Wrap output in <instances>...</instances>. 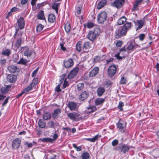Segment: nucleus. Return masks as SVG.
<instances>
[{
  "label": "nucleus",
  "instance_id": "nucleus-31",
  "mask_svg": "<svg viewBox=\"0 0 159 159\" xmlns=\"http://www.w3.org/2000/svg\"><path fill=\"white\" fill-rule=\"evenodd\" d=\"M126 19L125 16H122L117 21V23L118 25H120L123 24L126 21Z\"/></svg>",
  "mask_w": 159,
  "mask_h": 159
},
{
  "label": "nucleus",
  "instance_id": "nucleus-63",
  "mask_svg": "<svg viewBox=\"0 0 159 159\" xmlns=\"http://www.w3.org/2000/svg\"><path fill=\"white\" fill-rule=\"evenodd\" d=\"M138 6L137 5H136L135 4H134L132 8V11H135V10H138Z\"/></svg>",
  "mask_w": 159,
  "mask_h": 159
},
{
  "label": "nucleus",
  "instance_id": "nucleus-6",
  "mask_svg": "<svg viewBox=\"0 0 159 159\" xmlns=\"http://www.w3.org/2000/svg\"><path fill=\"white\" fill-rule=\"evenodd\" d=\"M117 128L122 132H123L126 126V123L122 120L120 119L117 124Z\"/></svg>",
  "mask_w": 159,
  "mask_h": 159
},
{
  "label": "nucleus",
  "instance_id": "nucleus-37",
  "mask_svg": "<svg viewBox=\"0 0 159 159\" xmlns=\"http://www.w3.org/2000/svg\"><path fill=\"white\" fill-rule=\"evenodd\" d=\"M60 5L59 3H54L52 6V8L57 13H58V7Z\"/></svg>",
  "mask_w": 159,
  "mask_h": 159
},
{
  "label": "nucleus",
  "instance_id": "nucleus-11",
  "mask_svg": "<svg viewBox=\"0 0 159 159\" xmlns=\"http://www.w3.org/2000/svg\"><path fill=\"white\" fill-rule=\"evenodd\" d=\"M20 146V139L19 138L15 139L12 143V147L14 149H18Z\"/></svg>",
  "mask_w": 159,
  "mask_h": 159
},
{
  "label": "nucleus",
  "instance_id": "nucleus-2",
  "mask_svg": "<svg viewBox=\"0 0 159 159\" xmlns=\"http://www.w3.org/2000/svg\"><path fill=\"white\" fill-rule=\"evenodd\" d=\"M38 80V78H34L33 80V82L30 84L28 87L25 88L23 92L20 93V96L24 93H27L32 90L34 86L37 84Z\"/></svg>",
  "mask_w": 159,
  "mask_h": 159
},
{
  "label": "nucleus",
  "instance_id": "nucleus-56",
  "mask_svg": "<svg viewBox=\"0 0 159 159\" xmlns=\"http://www.w3.org/2000/svg\"><path fill=\"white\" fill-rule=\"evenodd\" d=\"M68 86V83L66 81V79L65 80L63 84V87L65 88Z\"/></svg>",
  "mask_w": 159,
  "mask_h": 159
},
{
  "label": "nucleus",
  "instance_id": "nucleus-32",
  "mask_svg": "<svg viewBox=\"0 0 159 159\" xmlns=\"http://www.w3.org/2000/svg\"><path fill=\"white\" fill-rule=\"evenodd\" d=\"M25 50L24 52V55L27 57H30L32 55V52L29 49L27 48H24Z\"/></svg>",
  "mask_w": 159,
  "mask_h": 159
},
{
  "label": "nucleus",
  "instance_id": "nucleus-30",
  "mask_svg": "<svg viewBox=\"0 0 159 159\" xmlns=\"http://www.w3.org/2000/svg\"><path fill=\"white\" fill-rule=\"evenodd\" d=\"M105 101V99L101 98H97L95 101L96 105H98L102 104Z\"/></svg>",
  "mask_w": 159,
  "mask_h": 159
},
{
  "label": "nucleus",
  "instance_id": "nucleus-19",
  "mask_svg": "<svg viewBox=\"0 0 159 159\" xmlns=\"http://www.w3.org/2000/svg\"><path fill=\"white\" fill-rule=\"evenodd\" d=\"M107 1L106 0H102L98 3L97 7L98 9L102 8L107 3Z\"/></svg>",
  "mask_w": 159,
  "mask_h": 159
},
{
  "label": "nucleus",
  "instance_id": "nucleus-40",
  "mask_svg": "<svg viewBox=\"0 0 159 159\" xmlns=\"http://www.w3.org/2000/svg\"><path fill=\"white\" fill-rule=\"evenodd\" d=\"M43 26L41 24H39L36 27V31L37 32H40L43 29Z\"/></svg>",
  "mask_w": 159,
  "mask_h": 159
},
{
  "label": "nucleus",
  "instance_id": "nucleus-28",
  "mask_svg": "<svg viewBox=\"0 0 159 159\" xmlns=\"http://www.w3.org/2000/svg\"><path fill=\"white\" fill-rule=\"evenodd\" d=\"M11 53V51L8 49H6L5 50H3L1 53L2 55L7 57L9 56Z\"/></svg>",
  "mask_w": 159,
  "mask_h": 159
},
{
  "label": "nucleus",
  "instance_id": "nucleus-14",
  "mask_svg": "<svg viewBox=\"0 0 159 159\" xmlns=\"http://www.w3.org/2000/svg\"><path fill=\"white\" fill-rule=\"evenodd\" d=\"M99 71V68L95 67L89 73V75L90 77H93L97 75Z\"/></svg>",
  "mask_w": 159,
  "mask_h": 159
},
{
  "label": "nucleus",
  "instance_id": "nucleus-17",
  "mask_svg": "<svg viewBox=\"0 0 159 159\" xmlns=\"http://www.w3.org/2000/svg\"><path fill=\"white\" fill-rule=\"evenodd\" d=\"M61 113V110L60 108H57L55 110L53 114L52 117L54 118H56L59 116V115Z\"/></svg>",
  "mask_w": 159,
  "mask_h": 159
},
{
  "label": "nucleus",
  "instance_id": "nucleus-16",
  "mask_svg": "<svg viewBox=\"0 0 159 159\" xmlns=\"http://www.w3.org/2000/svg\"><path fill=\"white\" fill-rule=\"evenodd\" d=\"M89 95L87 92L84 91L80 93L79 96V98L81 100H84L89 96Z\"/></svg>",
  "mask_w": 159,
  "mask_h": 159
},
{
  "label": "nucleus",
  "instance_id": "nucleus-35",
  "mask_svg": "<svg viewBox=\"0 0 159 159\" xmlns=\"http://www.w3.org/2000/svg\"><path fill=\"white\" fill-rule=\"evenodd\" d=\"M82 42L81 41H79L78 42L76 45V49L78 52H80L82 49L81 45Z\"/></svg>",
  "mask_w": 159,
  "mask_h": 159
},
{
  "label": "nucleus",
  "instance_id": "nucleus-34",
  "mask_svg": "<svg viewBox=\"0 0 159 159\" xmlns=\"http://www.w3.org/2000/svg\"><path fill=\"white\" fill-rule=\"evenodd\" d=\"M38 124L39 127L41 128H44L46 126V123L42 119L39 120Z\"/></svg>",
  "mask_w": 159,
  "mask_h": 159
},
{
  "label": "nucleus",
  "instance_id": "nucleus-36",
  "mask_svg": "<svg viewBox=\"0 0 159 159\" xmlns=\"http://www.w3.org/2000/svg\"><path fill=\"white\" fill-rule=\"evenodd\" d=\"M131 27V22L126 23L123 26L124 28L127 31L130 30Z\"/></svg>",
  "mask_w": 159,
  "mask_h": 159
},
{
  "label": "nucleus",
  "instance_id": "nucleus-61",
  "mask_svg": "<svg viewBox=\"0 0 159 159\" xmlns=\"http://www.w3.org/2000/svg\"><path fill=\"white\" fill-rule=\"evenodd\" d=\"M55 90L57 92H59L61 91L60 88V86L59 85H58L55 88Z\"/></svg>",
  "mask_w": 159,
  "mask_h": 159
},
{
  "label": "nucleus",
  "instance_id": "nucleus-38",
  "mask_svg": "<svg viewBox=\"0 0 159 159\" xmlns=\"http://www.w3.org/2000/svg\"><path fill=\"white\" fill-rule=\"evenodd\" d=\"M135 46L132 42L129 43L128 46L126 48L129 51L133 50Z\"/></svg>",
  "mask_w": 159,
  "mask_h": 159
},
{
  "label": "nucleus",
  "instance_id": "nucleus-8",
  "mask_svg": "<svg viewBox=\"0 0 159 159\" xmlns=\"http://www.w3.org/2000/svg\"><path fill=\"white\" fill-rule=\"evenodd\" d=\"M125 3V0H115L112 4V5L117 8L121 7Z\"/></svg>",
  "mask_w": 159,
  "mask_h": 159
},
{
  "label": "nucleus",
  "instance_id": "nucleus-42",
  "mask_svg": "<svg viewBox=\"0 0 159 159\" xmlns=\"http://www.w3.org/2000/svg\"><path fill=\"white\" fill-rule=\"evenodd\" d=\"M42 141L45 142H52L53 139L50 138H44L41 139Z\"/></svg>",
  "mask_w": 159,
  "mask_h": 159
},
{
  "label": "nucleus",
  "instance_id": "nucleus-47",
  "mask_svg": "<svg viewBox=\"0 0 159 159\" xmlns=\"http://www.w3.org/2000/svg\"><path fill=\"white\" fill-rule=\"evenodd\" d=\"M72 145L73 147L76 149L77 151H80L82 150L81 146L77 147L76 144L75 143H73Z\"/></svg>",
  "mask_w": 159,
  "mask_h": 159
},
{
  "label": "nucleus",
  "instance_id": "nucleus-20",
  "mask_svg": "<svg viewBox=\"0 0 159 159\" xmlns=\"http://www.w3.org/2000/svg\"><path fill=\"white\" fill-rule=\"evenodd\" d=\"M101 137V135L98 134L92 138H86L85 139L87 141H90L91 142H94L98 140L99 138Z\"/></svg>",
  "mask_w": 159,
  "mask_h": 159
},
{
  "label": "nucleus",
  "instance_id": "nucleus-52",
  "mask_svg": "<svg viewBox=\"0 0 159 159\" xmlns=\"http://www.w3.org/2000/svg\"><path fill=\"white\" fill-rule=\"evenodd\" d=\"M145 37V35L144 34H140L139 35V38L140 41H143Z\"/></svg>",
  "mask_w": 159,
  "mask_h": 159
},
{
  "label": "nucleus",
  "instance_id": "nucleus-60",
  "mask_svg": "<svg viewBox=\"0 0 159 159\" xmlns=\"http://www.w3.org/2000/svg\"><path fill=\"white\" fill-rule=\"evenodd\" d=\"M61 47V49L63 51H65L66 50V48L64 47V44L63 43H61L60 44Z\"/></svg>",
  "mask_w": 159,
  "mask_h": 159
},
{
  "label": "nucleus",
  "instance_id": "nucleus-54",
  "mask_svg": "<svg viewBox=\"0 0 159 159\" xmlns=\"http://www.w3.org/2000/svg\"><path fill=\"white\" fill-rule=\"evenodd\" d=\"M94 26V24L92 22H89L87 24V27L89 28H92Z\"/></svg>",
  "mask_w": 159,
  "mask_h": 159
},
{
  "label": "nucleus",
  "instance_id": "nucleus-44",
  "mask_svg": "<svg viewBox=\"0 0 159 159\" xmlns=\"http://www.w3.org/2000/svg\"><path fill=\"white\" fill-rule=\"evenodd\" d=\"M17 25L18 28H16V32L14 35V37H15L18 31L20 29V18L18 19L17 20Z\"/></svg>",
  "mask_w": 159,
  "mask_h": 159
},
{
  "label": "nucleus",
  "instance_id": "nucleus-53",
  "mask_svg": "<svg viewBox=\"0 0 159 159\" xmlns=\"http://www.w3.org/2000/svg\"><path fill=\"white\" fill-rule=\"evenodd\" d=\"M15 45L17 48H19L20 47V39H18L17 40Z\"/></svg>",
  "mask_w": 159,
  "mask_h": 159
},
{
  "label": "nucleus",
  "instance_id": "nucleus-29",
  "mask_svg": "<svg viewBox=\"0 0 159 159\" xmlns=\"http://www.w3.org/2000/svg\"><path fill=\"white\" fill-rule=\"evenodd\" d=\"M86 112L87 113H90L94 112L96 110L95 107H86Z\"/></svg>",
  "mask_w": 159,
  "mask_h": 159
},
{
  "label": "nucleus",
  "instance_id": "nucleus-13",
  "mask_svg": "<svg viewBox=\"0 0 159 159\" xmlns=\"http://www.w3.org/2000/svg\"><path fill=\"white\" fill-rule=\"evenodd\" d=\"M17 79V76L14 75H8L7 76V80L11 83H14Z\"/></svg>",
  "mask_w": 159,
  "mask_h": 159
},
{
  "label": "nucleus",
  "instance_id": "nucleus-51",
  "mask_svg": "<svg viewBox=\"0 0 159 159\" xmlns=\"http://www.w3.org/2000/svg\"><path fill=\"white\" fill-rule=\"evenodd\" d=\"M118 143V141L117 139H115L111 143L112 145L115 146L117 145Z\"/></svg>",
  "mask_w": 159,
  "mask_h": 159
},
{
  "label": "nucleus",
  "instance_id": "nucleus-25",
  "mask_svg": "<svg viewBox=\"0 0 159 159\" xmlns=\"http://www.w3.org/2000/svg\"><path fill=\"white\" fill-rule=\"evenodd\" d=\"M8 70L11 73H15L17 70L16 66L14 65H11L8 67Z\"/></svg>",
  "mask_w": 159,
  "mask_h": 159
},
{
  "label": "nucleus",
  "instance_id": "nucleus-27",
  "mask_svg": "<svg viewBox=\"0 0 159 159\" xmlns=\"http://www.w3.org/2000/svg\"><path fill=\"white\" fill-rule=\"evenodd\" d=\"M105 91L104 89L102 87H99L98 89L97 92L98 96H102Z\"/></svg>",
  "mask_w": 159,
  "mask_h": 159
},
{
  "label": "nucleus",
  "instance_id": "nucleus-5",
  "mask_svg": "<svg viewBox=\"0 0 159 159\" xmlns=\"http://www.w3.org/2000/svg\"><path fill=\"white\" fill-rule=\"evenodd\" d=\"M130 148V147L128 145L123 144L118 146L117 148V150L120 152L125 153L128 151Z\"/></svg>",
  "mask_w": 159,
  "mask_h": 159
},
{
  "label": "nucleus",
  "instance_id": "nucleus-39",
  "mask_svg": "<svg viewBox=\"0 0 159 159\" xmlns=\"http://www.w3.org/2000/svg\"><path fill=\"white\" fill-rule=\"evenodd\" d=\"M89 157V155L87 152H84L81 155L82 159H88Z\"/></svg>",
  "mask_w": 159,
  "mask_h": 159
},
{
  "label": "nucleus",
  "instance_id": "nucleus-64",
  "mask_svg": "<svg viewBox=\"0 0 159 159\" xmlns=\"http://www.w3.org/2000/svg\"><path fill=\"white\" fill-rule=\"evenodd\" d=\"M18 10V8H17L15 7L12 8V9H11V11H12V12H14L17 11Z\"/></svg>",
  "mask_w": 159,
  "mask_h": 159
},
{
  "label": "nucleus",
  "instance_id": "nucleus-58",
  "mask_svg": "<svg viewBox=\"0 0 159 159\" xmlns=\"http://www.w3.org/2000/svg\"><path fill=\"white\" fill-rule=\"evenodd\" d=\"M7 60L6 59H1L0 61V64L2 65H4L6 63Z\"/></svg>",
  "mask_w": 159,
  "mask_h": 159
},
{
  "label": "nucleus",
  "instance_id": "nucleus-3",
  "mask_svg": "<svg viewBox=\"0 0 159 159\" xmlns=\"http://www.w3.org/2000/svg\"><path fill=\"white\" fill-rule=\"evenodd\" d=\"M107 14L106 11L100 12L97 16V20L100 24L103 23L106 20L107 17Z\"/></svg>",
  "mask_w": 159,
  "mask_h": 159
},
{
  "label": "nucleus",
  "instance_id": "nucleus-4",
  "mask_svg": "<svg viewBox=\"0 0 159 159\" xmlns=\"http://www.w3.org/2000/svg\"><path fill=\"white\" fill-rule=\"evenodd\" d=\"M127 31L123 27L120 29H118L115 32L116 38H119L126 35Z\"/></svg>",
  "mask_w": 159,
  "mask_h": 159
},
{
  "label": "nucleus",
  "instance_id": "nucleus-33",
  "mask_svg": "<svg viewBox=\"0 0 159 159\" xmlns=\"http://www.w3.org/2000/svg\"><path fill=\"white\" fill-rule=\"evenodd\" d=\"M43 118L45 120L49 119L51 118V113L49 112H45L43 114Z\"/></svg>",
  "mask_w": 159,
  "mask_h": 159
},
{
  "label": "nucleus",
  "instance_id": "nucleus-26",
  "mask_svg": "<svg viewBox=\"0 0 159 159\" xmlns=\"http://www.w3.org/2000/svg\"><path fill=\"white\" fill-rule=\"evenodd\" d=\"M48 21L51 23L54 22L56 21V17L53 14H50L48 17Z\"/></svg>",
  "mask_w": 159,
  "mask_h": 159
},
{
  "label": "nucleus",
  "instance_id": "nucleus-23",
  "mask_svg": "<svg viewBox=\"0 0 159 159\" xmlns=\"http://www.w3.org/2000/svg\"><path fill=\"white\" fill-rule=\"evenodd\" d=\"M11 87V85H9L2 87L1 89V92L2 93H5L9 91Z\"/></svg>",
  "mask_w": 159,
  "mask_h": 159
},
{
  "label": "nucleus",
  "instance_id": "nucleus-9",
  "mask_svg": "<svg viewBox=\"0 0 159 159\" xmlns=\"http://www.w3.org/2000/svg\"><path fill=\"white\" fill-rule=\"evenodd\" d=\"M79 69L78 68H75L73 69L69 74L67 76L68 78L71 79L75 77L78 72Z\"/></svg>",
  "mask_w": 159,
  "mask_h": 159
},
{
  "label": "nucleus",
  "instance_id": "nucleus-21",
  "mask_svg": "<svg viewBox=\"0 0 159 159\" xmlns=\"http://www.w3.org/2000/svg\"><path fill=\"white\" fill-rule=\"evenodd\" d=\"M68 106L70 110H74L76 108L77 104L73 102H70L68 103Z\"/></svg>",
  "mask_w": 159,
  "mask_h": 159
},
{
  "label": "nucleus",
  "instance_id": "nucleus-43",
  "mask_svg": "<svg viewBox=\"0 0 159 159\" xmlns=\"http://www.w3.org/2000/svg\"><path fill=\"white\" fill-rule=\"evenodd\" d=\"M65 29L66 31L68 33L70 30V24L69 23H66L65 26Z\"/></svg>",
  "mask_w": 159,
  "mask_h": 159
},
{
  "label": "nucleus",
  "instance_id": "nucleus-12",
  "mask_svg": "<svg viewBox=\"0 0 159 159\" xmlns=\"http://www.w3.org/2000/svg\"><path fill=\"white\" fill-rule=\"evenodd\" d=\"M134 22L136 26H138L136 30L140 29L144 25V22L143 21L141 20H138L136 21H134Z\"/></svg>",
  "mask_w": 159,
  "mask_h": 159
},
{
  "label": "nucleus",
  "instance_id": "nucleus-62",
  "mask_svg": "<svg viewBox=\"0 0 159 159\" xmlns=\"http://www.w3.org/2000/svg\"><path fill=\"white\" fill-rule=\"evenodd\" d=\"M122 44V42L121 41H119L117 42L116 45L117 47H120Z\"/></svg>",
  "mask_w": 159,
  "mask_h": 159
},
{
  "label": "nucleus",
  "instance_id": "nucleus-59",
  "mask_svg": "<svg viewBox=\"0 0 159 159\" xmlns=\"http://www.w3.org/2000/svg\"><path fill=\"white\" fill-rule=\"evenodd\" d=\"M120 83L122 84H124L126 83V80L123 77H121Z\"/></svg>",
  "mask_w": 159,
  "mask_h": 159
},
{
  "label": "nucleus",
  "instance_id": "nucleus-50",
  "mask_svg": "<svg viewBox=\"0 0 159 159\" xmlns=\"http://www.w3.org/2000/svg\"><path fill=\"white\" fill-rule=\"evenodd\" d=\"M82 8V6L81 5H79L76 8V12L77 13L79 14H80L81 13V10Z\"/></svg>",
  "mask_w": 159,
  "mask_h": 159
},
{
  "label": "nucleus",
  "instance_id": "nucleus-10",
  "mask_svg": "<svg viewBox=\"0 0 159 159\" xmlns=\"http://www.w3.org/2000/svg\"><path fill=\"white\" fill-rule=\"evenodd\" d=\"M64 64L65 67L66 68H70L73 65L74 62L71 59L69 58L67 60H64Z\"/></svg>",
  "mask_w": 159,
  "mask_h": 159
},
{
  "label": "nucleus",
  "instance_id": "nucleus-18",
  "mask_svg": "<svg viewBox=\"0 0 159 159\" xmlns=\"http://www.w3.org/2000/svg\"><path fill=\"white\" fill-rule=\"evenodd\" d=\"M37 18L39 20H45V18L44 16V12L43 10L39 11L37 15Z\"/></svg>",
  "mask_w": 159,
  "mask_h": 159
},
{
  "label": "nucleus",
  "instance_id": "nucleus-55",
  "mask_svg": "<svg viewBox=\"0 0 159 159\" xmlns=\"http://www.w3.org/2000/svg\"><path fill=\"white\" fill-rule=\"evenodd\" d=\"M54 125V123L52 121H50L48 123V127L49 128H53Z\"/></svg>",
  "mask_w": 159,
  "mask_h": 159
},
{
  "label": "nucleus",
  "instance_id": "nucleus-48",
  "mask_svg": "<svg viewBox=\"0 0 159 159\" xmlns=\"http://www.w3.org/2000/svg\"><path fill=\"white\" fill-rule=\"evenodd\" d=\"M28 62V61L25 59L20 58V64L25 65Z\"/></svg>",
  "mask_w": 159,
  "mask_h": 159
},
{
  "label": "nucleus",
  "instance_id": "nucleus-46",
  "mask_svg": "<svg viewBox=\"0 0 159 159\" xmlns=\"http://www.w3.org/2000/svg\"><path fill=\"white\" fill-rule=\"evenodd\" d=\"M124 105V103L121 101L119 102L118 105L117 106L118 108L119 109L120 111L123 110L122 107Z\"/></svg>",
  "mask_w": 159,
  "mask_h": 159
},
{
  "label": "nucleus",
  "instance_id": "nucleus-41",
  "mask_svg": "<svg viewBox=\"0 0 159 159\" xmlns=\"http://www.w3.org/2000/svg\"><path fill=\"white\" fill-rule=\"evenodd\" d=\"M84 88V84L83 83H79L77 85V88L78 90H81Z\"/></svg>",
  "mask_w": 159,
  "mask_h": 159
},
{
  "label": "nucleus",
  "instance_id": "nucleus-22",
  "mask_svg": "<svg viewBox=\"0 0 159 159\" xmlns=\"http://www.w3.org/2000/svg\"><path fill=\"white\" fill-rule=\"evenodd\" d=\"M79 115L75 112L70 113L68 114V117L71 120H75L76 117H78Z\"/></svg>",
  "mask_w": 159,
  "mask_h": 159
},
{
  "label": "nucleus",
  "instance_id": "nucleus-57",
  "mask_svg": "<svg viewBox=\"0 0 159 159\" xmlns=\"http://www.w3.org/2000/svg\"><path fill=\"white\" fill-rule=\"evenodd\" d=\"M10 98L9 97H7L5 100L4 102L2 103V105L3 106H5L8 102V99Z\"/></svg>",
  "mask_w": 159,
  "mask_h": 159
},
{
  "label": "nucleus",
  "instance_id": "nucleus-45",
  "mask_svg": "<svg viewBox=\"0 0 159 159\" xmlns=\"http://www.w3.org/2000/svg\"><path fill=\"white\" fill-rule=\"evenodd\" d=\"M25 20L23 18L20 17V29L24 28L25 26Z\"/></svg>",
  "mask_w": 159,
  "mask_h": 159
},
{
  "label": "nucleus",
  "instance_id": "nucleus-1",
  "mask_svg": "<svg viewBox=\"0 0 159 159\" xmlns=\"http://www.w3.org/2000/svg\"><path fill=\"white\" fill-rule=\"evenodd\" d=\"M100 33V30L99 27H97L90 30L87 35L88 38L90 41L93 42L96 39Z\"/></svg>",
  "mask_w": 159,
  "mask_h": 159
},
{
  "label": "nucleus",
  "instance_id": "nucleus-15",
  "mask_svg": "<svg viewBox=\"0 0 159 159\" xmlns=\"http://www.w3.org/2000/svg\"><path fill=\"white\" fill-rule=\"evenodd\" d=\"M91 48V44L88 41L85 42L82 45V48L85 51H88Z\"/></svg>",
  "mask_w": 159,
  "mask_h": 159
},
{
  "label": "nucleus",
  "instance_id": "nucleus-24",
  "mask_svg": "<svg viewBox=\"0 0 159 159\" xmlns=\"http://www.w3.org/2000/svg\"><path fill=\"white\" fill-rule=\"evenodd\" d=\"M126 52L125 47H124L120 49L119 52L116 54L115 56L118 59H122V57H121L120 56V54L122 53L123 52Z\"/></svg>",
  "mask_w": 159,
  "mask_h": 159
},
{
  "label": "nucleus",
  "instance_id": "nucleus-7",
  "mask_svg": "<svg viewBox=\"0 0 159 159\" xmlns=\"http://www.w3.org/2000/svg\"><path fill=\"white\" fill-rule=\"evenodd\" d=\"M116 68L115 66L112 65L108 69V74L110 76H113L116 73Z\"/></svg>",
  "mask_w": 159,
  "mask_h": 159
},
{
  "label": "nucleus",
  "instance_id": "nucleus-49",
  "mask_svg": "<svg viewBox=\"0 0 159 159\" xmlns=\"http://www.w3.org/2000/svg\"><path fill=\"white\" fill-rule=\"evenodd\" d=\"M39 68H37L34 70L32 74V77H35L38 71Z\"/></svg>",
  "mask_w": 159,
  "mask_h": 159
}]
</instances>
